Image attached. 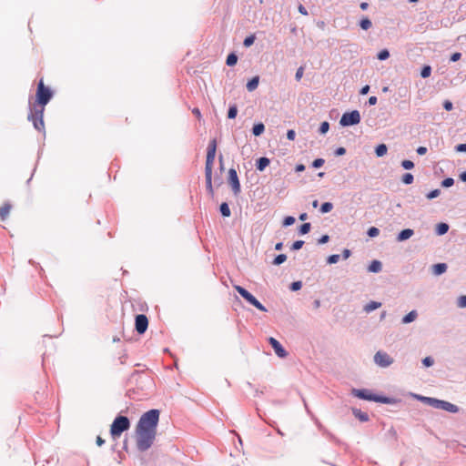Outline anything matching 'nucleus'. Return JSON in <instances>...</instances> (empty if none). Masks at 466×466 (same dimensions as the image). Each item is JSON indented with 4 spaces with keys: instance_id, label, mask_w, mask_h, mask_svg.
<instances>
[{
    "instance_id": "obj_1",
    "label": "nucleus",
    "mask_w": 466,
    "mask_h": 466,
    "mask_svg": "<svg viewBox=\"0 0 466 466\" xmlns=\"http://www.w3.org/2000/svg\"><path fill=\"white\" fill-rule=\"evenodd\" d=\"M412 397L421 400L422 402L439 410H443L451 413H457L459 411V407L455 404H452L449 401L438 400L431 397H424L418 394H412Z\"/></svg>"
},
{
    "instance_id": "obj_2",
    "label": "nucleus",
    "mask_w": 466,
    "mask_h": 466,
    "mask_svg": "<svg viewBox=\"0 0 466 466\" xmlns=\"http://www.w3.org/2000/svg\"><path fill=\"white\" fill-rule=\"evenodd\" d=\"M159 420V410L152 409L145 412L139 419L137 428L147 429L157 431V426Z\"/></svg>"
},
{
    "instance_id": "obj_3",
    "label": "nucleus",
    "mask_w": 466,
    "mask_h": 466,
    "mask_svg": "<svg viewBox=\"0 0 466 466\" xmlns=\"http://www.w3.org/2000/svg\"><path fill=\"white\" fill-rule=\"evenodd\" d=\"M351 395L365 400H371L383 404L394 403L393 399L386 396L377 395L367 389H352Z\"/></svg>"
},
{
    "instance_id": "obj_4",
    "label": "nucleus",
    "mask_w": 466,
    "mask_h": 466,
    "mask_svg": "<svg viewBox=\"0 0 466 466\" xmlns=\"http://www.w3.org/2000/svg\"><path fill=\"white\" fill-rule=\"evenodd\" d=\"M157 431L137 428V447L140 451L148 450L154 442Z\"/></svg>"
},
{
    "instance_id": "obj_5",
    "label": "nucleus",
    "mask_w": 466,
    "mask_h": 466,
    "mask_svg": "<svg viewBox=\"0 0 466 466\" xmlns=\"http://www.w3.org/2000/svg\"><path fill=\"white\" fill-rule=\"evenodd\" d=\"M30 112L28 114V120L32 121L34 127L38 131H44L45 124H44V110L42 106H29Z\"/></svg>"
},
{
    "instance_id": "obj_6",
    "label": "nucleus",
    "mask_w": 466,
    "mask_h": 466,
    "mask_svg": "<svg viewBox=\"0 0 466 466\" xmlns=\"http://www.w3.org/2000/svg\"><path fill=\"white\" fill-rule=\"evenodd\" d=\"M130 427V421L126 416H117L110 429V433L113 438L119 437L125 431L128 430Z\"/></svg>"
},
{
    "instance_id": "obj_7",
    "label": "nucleus",
    "mask_w": 466,
    "mask_h": 466,
    "mask_svg": "<svg viewBox=\"0 0 466 466\" xmlns=\"http://www.w3.org/2000/svg\"><path fill=\"white\" fill-rule=\"evenodd\" d=\"M52 96V91L44 85V82L41 79L38 83L36 90L37 104H35L34 106H42L45 108V106L51 100Z\"/></svg>"
},
{
    "instance_id": "obj_8",
    "label": "nucleus",
    "mask_w": 466,
    "mask_h": 466,
    "mask_svg": "<svg viewBox=\"0 0 466 466\" xmlns=\"http://www.w3.org/2000/svg\"><path fill=\"white\" fill-rule=\"evenodd\" d=\"M234 288L238 291V293L249 304H251L260 311H268L267 309L246 289L238 285H236Z\"/></svg>"
},
{
    "instance_id": "obj_9",
    "label": "nucleus",
    "mask_w": 466,
    "mask_h": 466,
    "mask_svg": "<svg viewBox=\"0 0 466 466\" xmlns=\"http://www.w3.org/2000/svg\"><path fill=\"white\" fill-rule=\"evenodd\" d=\"M360 122V114L358 110H352L350 112H345L340 120L339 125L342 127H350L358 125Z\"/></svg>"
},
{
    "instance_id": "obj_10",
    "label": "nucleus",
    "mask_w": 466,
    "mask_h": 466,
    "mask_svg": "<svg viewBox=\"0 0 466 466\" xmlns=\"http://www.w3.org/2000/svg\"><path fill=\"white\" fill-rule=\"evenodd\" d=\"M217 150V141L216 139H212L209 141L207 150V158L205 165V172H212L213 163L216 157Z\"/></svg>"
},
{
    "instance_id": "obj_11",
    "label": "nucleus",
    "mask_w": 466,
    "mask_h": 466,
    "mask_svg": "<svg viewBox=\"0 0 466 466\" xmlns=\"http://www.w3.org/2000/svg\"><path fill=\"white\" fill-rule=\"evenodd\" d=\"M373 360L375 364L380 368H388L394 361L392 357H390L387 352L382 350L377 351L374 355Z\"/></svg>"
},
{
    "instance_id": "obj_12",
    "label": "nucleus",
    "mask_w": 466,
    "mask_h": 466,
    "mask_svg": "<svg viewBox=\"0 0 466 466\" xmlns=\"http://www.w3.org/2000/svg\"><path fill=\"white\" fill-rule=\"evenodd\" d=\"M228 184L231 187L233 194L235 196L239 195V193L241 192V187L238 177V173L235 168H230L228 170Z\"/></svg>"
},
{
    "instance_id": "obj_13",
    "label": "nucleus",
    "mask_w": 466,
    "mask_h": 466,
    "mask_svg": "<svg viewBox=\"0 0 466 466\" xmlns=\"http://www.w3.org/2000/svg\"><path fill=\"white\" fill-rule=\"evenodd\" d=\"M148 327V319L146 315L138 314L135 319V328L138 334H143L146 332Z\"/></svg>"
},
{
    "instance_id": "obj_14",
    "label": "nucleus",
    "mask_w": 466,
    "mask_h": 466,
    "mask_svg": "<svg viewBox=\"0 0 466 466\" xmlns=\"http://www.w3.org/2000/svg\"><path fill=\"white\" fill-rule=\"evenodd\" d=\"M268 343L273 348L276 355L279 358H285L288 355L287 350L282 347V345L279 343V340H277L275 338L270 337L268 338Z\"/></svg>"
},
{
    "instance_id": "obj_15",
    "label": "nucleus",
    "mask_w": 466,
    "mask_h": 466,
    "mask_svg": "<svg viewBox=\"0 0 466 466\" xmlns=\"http://www.w3.org/2000/svg\"><path fill=\"white\" fill-rule=\"evenodd\" d=\"M315 424L319 428V430L322 432L324 436H326L330 441H333L335 443H339V441L331 433L329 432L324 426L320 423V421L318 419H314Z\"/></svg>"
},
{
    "instance_id": "obj_16",
    "label": "nucleus",
    "mask_w": 466,
    "mask_h": 466,
    "mask_svg": "<svg viewBox=\"0 0 466 466\" xmlns=\"http://www.w3.org/2000/svg\"><path fill=\"white\" fill-rule=\"evenodd\" d=\"M413 235H414L413 229L405 228V229L401 230L400 232H399V234L397 235L396 240L398 242H403V241L409 239L410 238H411Z\"/></svg>"
},
{
    "instance_id": "obj_17",
    "label": "nucleus",
    "mask_w": 466,
    "mask_h": 466,
    "mask_svg": "<svg viewBox=\"0 0 466 466\" xmlns=\"http://www.w3.org/2000/svg\"><path fill=\"white\" fill-rule=\"evenodd\" d=\"M352 413L355 416V418H357L359 420L362 422H366L370 420L368 413L361 411L358 408H352Z\"/></svg>"
},
{
    "instance_id": "obj_18",
    "label": "nucleus",
    "mask_w": 466,
    "mask_h": 466,
    "mask_svg": "<svg viewBox=\"0 0 466 466\" xmlns=\"http://www.w3.org/2000/svg\"><path fill=\"white\" fill-rule=\"evenodd\" d=\"M270 163L269 158L266 157H261L256 161V168L258 171H263Z\"/></svg>"
},
{
    "instance_id": "obj_19",
    "label": "nucleus",
    "mask_w": 466,
    "mask_h": 466,
    "mask_svg": "<svg viewBox=\"0 0 466 466\" xmlns=\"http://www.w3.org/2000/svg\"><path fill=\"white\" fill-rule=\"evenodd\" d=\"M206 187L207 191L210 196L214 195V189L212 186V172H205Z\"/></svg>"
},
{
    "instance_id": "obj_20",
    "label": "nucleus",
    "mask_w": 466,
    "mask_h": 466,
    "mask_svg": "<svg viewBox=\"0 0 466 466\" xmlns=\"http://www.w3.org/2000/svg\"><path fill=\"white\" fill-rule=\"evenodd\" d=\"M417 318H418V312H417V310L413 309L402 318L401 323L409 324V323L414 321Z\"/></svg>"
},
{
    "instance_id": "obj_21",
    "label": "nucleus",
    "mask_w": 466,
    "mask_h": 466,
    "mask_svg": "<svg viewBox=\"0 0 466 466\" xmlns=\"http://www.w3.org/2000/svg\"><path fill=\"white\" fill-rule=\"evenodd\" d=\"M259 84V76H256L254 77H252L248 83H247V89L249 91V92H252L254 91L255 89H257L258 86Z\"/></svg>"
},
{
    "instance_id": "obj_22",
    "label": "nucleus",
    "mask_w": 466,
    "mask_h": 466,
    "mask_svg": "<svg viewBox=\"0 0 466 466\" xmlns=\"http://www.w3.org/2000/svg\"><path fill=\"white\" fill-rule=\"evenodd\" d=\"M447 268L448 267L445 263H438L433 265L432 270L435 275L440 276L446 272Z\"/></svg>"
},
{
    "instance_id": "obj_23",
    "label": "nucleus",
    "mask_w": 466,
    "mask_h": 466,
    "mask_svg": "<svg viewBox=\"0 0 466 466\" xmlns=\"http://www.w3.org/2000/svg\"><path fill=\"white\" fill-rule=\"evenodd\" d=\"M369 271L370 272H372V273H378V272H380L381 269H382V264L380 260H373L369 268H368Z\"/></svg>"
},
{
    "instance_id": "obj_24",
    "label": "nucleus",
    "mask_w": 466,
    "mask_h": 466,
    "mask_svg": "<svg viewBox=\"0 0 466 466\" xmlns=\"http://www.w3.org/2000/svg\"><path fill=\"white\" fill-rule=\"evenodd\" d=\"M265 130V126L263 123H258V124H255L252 127V134L255 136V137H258L260 136L261 134H263Z\"/></svg>"
},
{
    "instance_id": "obj_25",
    "label": "nucleus",
    "mask_w": 466,
    "mask_h": 466,
    "mask_svg": "<svg viewBox=\"0 0 466 466\" xmlns=\"http://www.w3.org/2000/svg\"><path fill=\"white\" fill-rule=\"evenodd\" d=\"M449 230V225L447 223H439L436 227V233L439 236L446 234Z\"/></svg>"
},
{
    "instance_id": "obj_26",
    "label": "nucleus",
    "mask_w": 466,
    "mask_h": 466,
    "mask_svg": "<svg viewBox=\"0 0 466 466\" xmlns=\"http://www.w3.org/2000/svg\"><path fill=\"white\" fill-rule=\"evenodd\" d=\"M381 306V303L380 302H377V301H370L369 303H367L364 307V310L368 313L379 309L380 307Z\"/></svg>"
},
{
    "instance_id": "obj_27",
    "label": "nucleus",
    "mask_w": 466,
    "mask_h": 466,
    "mask_svg": "<svg viewBox=\"0 0 466 466\" xmlns=\"http://www.w3.org/2000/svg\"><path fill=\"white\" fill-rule=\"evenodd\" d=\"M11 209V205L5 203L4 206L0 208V218L2 220H5L6 217L9 215Z\"/></svg>"
},
{
    "instance_id": "obj_28",
    "label": "nucleus",
    "mask_w": 466,
    "mask_h": 466,
    "mask_svg": "<svg viewBox=\"0 0 466 466\" xmlns=\"http://www.w3.org/2000/svg\"><path fill=\"white\" fill-rule=\"evenodd\" d=\"M219 211L223 217H229L231 215V211L229 206L227 202H223L219 206Z\"/></svg>"
},
{
    "instance_id": "obj_29",
    "label": "nucleus",
    "mask_w": 466,
    "mask_h": 466,
    "mask_svg": "<svg viewBox=\"0 0 466 466\" xmlns=\"http://www.w3.org/2000/svg\"><path fill=\"white\" fill-rule=\"evenodd\" d=\"M388 151V147L385 144H380L375 147V154L377 157H383Z\"/></svg>"
},
{
    "instance_id": "obj_30",
    "label": "nucleus",
    "mask_w": 466,
    "mask_h": 466,
    "mask_svg": "<svg viewBox=\"0 0 466 466\" xmlns=\"http://www.w3.org/2000/svg\"><path fill=\"white\" fill-rule=\"evenodd\" d=\"M360 26L363 30H369L372 26V23L368 17H363L360 21Z\"/></svg>"
},
{
    "instance_id": "obj_31",
    "label": "nucleus",
    "mask_w": 466,
    "mask_h": 466,
    "mask_svg": "<svg viewBox=\"0 0 466 466\" xmlns=\"http://www.w3.org/2000/svg\"><path fill=\"white\" fill-rule=\"evenodd\" d=\"M237 62H238V56L235 53H230L227 57L226 64L228 66H235L237 64Z\"/></svg>"
},
{
    "instance_id": "obj_32",
    "label": "nucleus",
    "mask_w": 466,
    "mask_h": 466,
    "mask_svg": "<svg viewBox=\"0 0 466 466\" xmlns=\"http://www.w3.org/2000/svg\"><path fill=\"white\" fill-rule=\"evenodd\" d=\"M237 115H238L237 106L235 104L229 106L228 110V117L229 119H234L237 116Z\"/></svg>"
},
{
    "instance_id": "obj_33",
    "label": "nucleus",
    "mask_w": 466,
    "mask_h": 466,
    "mask_svg": "<svg viewBox=\"0 0 466 466\" xmlns=\"http://www.w3.org/2000/svg\"><path fill=\"white\" fill-rule=\"evenodd\" d=\"M413 180H414V177L411 173H405L402 177H401V181L402 183H404L405 185H410L413 183Z\"/></svg>"
},
{
    "instance_id": "obj_34",
    "label": "nucleus",
    "mask_w": 466,
    "mask_h": 466,
    "mask_svg": "<svg viewBox=\"0 0 466 466\" xmlns=\"http://www.w3.org/2000/svg\"><path fill=\"white\" fill-rule=\"evenodd\" d=\"M333 204L331 202H324L320 206V212L321 213H329L332 210Z\"/></svg>"
},
{
    "instance_id": "obj_35",
    "label": "nucleus",
    "mask_w": 466,
    "mask_h": 466,
    "mask_svg": "<svg viewBox=\"0 0 466 466\" xmlns=\"http://www.w3.org/2000/svg\"><path fill=\"white\" fill-rule=\"evenodd\" d=\"M310 228H311V225H310V223H309V222L304 223V224H302V225L299 227V233L300 235H305V234H307V233H309V232Z\"/></svg>"
},
{
    "instance_id": "obj_36",
    "label": "nucleus",
    "mask_w": 466,
    "mask_h": 466,
    "mask_svg": "<svg viewBox=\"0 0 466 466\" xmlns=\"http://www.w3.org/2000/svg\"><path fill=\"white\" fill-rule=\"evenodd\" d=\"M377 57L379 60L380 61H383V60H386L390 57V52L388 49H382L380 50L378 55H377Z\"/></svg>"
},
{
    "instance_id": "obj_37",
    "label": "nucleus",
    "mask_w": 466,
    "mask_h": 466,
    "mask_svg": "<svg viewBox=\"0 0 466 466\" xmlns=\"http://www.w3.org/2000/svg\"><path fill=\"white\" fill-rule=\"evenodd\" d=\"M431 67L430 66H424L422 68H421V71H420V76L422 78H427L431 76Z\"/></svg>"
},
{
    "instance_id": "obj_38",
    "label": "nucleus",
    "mask_w": 466,
    "mask_h": 466,
    "mask_svg": "<svg viewBox=\"0 0 466 466\" xmlns=\"http://www.w3.org/2000/svg\"><path fill=\"white\" fill-rule=\"evenodd\" d=\"M255 35H248L247 36L244 41H243V45L245 47H249L250 46H252L255 42Z\"/></svg>"
},
{
    "instance_id": "obj_39",
    "label": "nucleus",
    "mask_w": 466,
    "mask_h": 466,
    "mask_svg": "<svg viewBox=\"0 0 466 466\" xmlns=\"http://www.w3.org/2000/svg\"><path fill=\"white\" fill-rule=\"evenodd\" d=\"M287 259V256L285 254H279L276 256V258L273 260L274 265H280L284 263Z\"/></svg>"
},
{
    "instance_id": "obj_40",
    "label": "nucleus",
    "mask_w": 466,
    "mask_h": 466,
    "mask_svg": "<svg viewBox=\"0 0 466 466\" xmlns=\"http://www.w3.org/2000/svg\"><path fill=\"white\" fill-rule=\"evenodd\" d=\"M367 234L369 237L370 238H375L377 236H379L380 234V229L376 227H370L368 231H367Z\"/></svg>"
},
{
    "instance_id": "obj_41",
    "label": "nucleus",
    "mask_w": 466,
    "mask_h": 466,
    "mask_svg": "<svg viewBox=\"0 0 466 466\" xmlns=\"http://www.w3.org/2000/svg\"><path fill=\"white\" fill-rule=\"evenodd\" d=\"M440 195H441V189L437 188V189H433V190L430 191L426 197L428 199H433V198H438Z\"/></svg>"
},
{
    "instance_id": "obj_42",
    "label": "nucleus",
    "mask_w": 466,
    "mask_h": 466,
    "mask_svg": "<svg viewBox=\"0 0 466 466\" xmlns=\"http://www.w3.org/2000/svg\"><path fill=\"white\" fill-rule=\"evenodd\" d=\"M329 129V124L327 121H324L320 124V127L319 128V132L320 134H326Z\"/></svg>"
},
{
    "instance_id": "obj_43",
    "label": "nucleus",
    "mask_w": 466,
    "mask_h": 466,
    "mask_svg": "<svg viewBox=\"0 0 466 466\" xmlns=\"http://www.w3.org/2000/svg\"><path fill=\"white\" fill-rule=\"evenodd\" d=\"M441 184V187H450L453 186L454 179L452 177H447V178H444Z\"/></svg>"
},
{
    "instance_id": "obj_44",
    "label": "nucleus",
    "mask_w": 466,
    "mask_h": 466,
    "mask_svg": "<svg viewBox=\"0 0 466 466\" xmlns=\"http://www.w3.org/2000/svg\"><path fill=\"white\" fill-rule=\"evenodd\" d=\"M401 167L406 170H410L414 167V163L411 160H403L401 161Z\"/></svg>"
},
{
    "instance_id": "obj_45",
    "label": "nucleus",
    "mask_w": 466,
    "mask_h": 466,
    "mask_svg": "<svg viewBox=\"0 0 466 466\" xmlns=\"http://www.w3.org/2000/svg\"><path fill=\"white\" fill-rule=\"evenodd\" d=\"M339 260V254H332L328 257L327 262L329 264H336Z\"/></svg>"
},
{
    "instance_id": "obj_46",
    "label": "nucleus",
    "mask_w": 466,
    "mask_h": 466,
    "mask_svg": "<svg viewBox=\"0 0 466 466\" xmlns=\"http://www.w3.org/2000/svg\"><path fill=\"white\" fill-rule=\"evenodd\" d=\"M294 222H295V218L292 216H288L283 220V226L289 227V226L293 225Z\"/></svg>"
},
{
    "instance_id": "obj_47",
    "label": "nucleus",
    "mask_w": 466,
    "mask_h": 466,
    "mask_svg": "<svg viewBox=\"0 0 466 466\" xmlns=\"http://www.w3.org/2000/svg\"><path fill=\"white\" fill-rule=\"evenodd\" d=\"M325 163V160L323 158H316L313 162H312V167L314 168H319L321 167Z\"/></svg>"
},
{
    "instance_id": "obj_48",
    "label": "nucleus",
    "mask_w": 466,
    "mask_h": 466,
    "mask_svg": "<svg viewBox=\"0 0 466 466\" xmlns=\"http://www.w3.org/2000/svg\"><path fill=\"white\" fill-rule=\"evenodd\" d=\"M304 245V241L303 240H296L292 245H291V250H299Z\"/></svg>"
},
{
    "instance_id": "obj_49",
    "label": "nucleus",
    "mask_w": 466,
    "mask_h": 466,
    "mask_svg": "<svg viewBox=\"0 0 466 466\" xmlns=\"http://www.w3.org/2000/svg\"><path fill=\"white\" fill-rule=\"evenodd\" d=\"M457 306L459 308H466V295L459 297Z\"/></svg>"
},
{
    "instance_id": "obj_50",
    "label": "nucleus",
    "mask_w": 466,
    "mask_h": 466,
    "mask_svg": "<svg viewBox=\"0 0 466 466\" xmlns=\"http://www.w3.org/2000/svg\"><path fill=\"white\" fill-rule=\"evenodd\" d=\"M434 363V360L431 358V357H426L422 360V364L425 366V367H431L432 366Z\"/></svg>"
},
{
    "instance_id": "obj_51",
    "label": "nucleus",
    "mask_w": 466,
    "mask_h": 466,
    "mask_svg": "<svg viewBox=\"0 0 466 466\" xmlns=\"http://www.w3.org/2000/svg\"><path fill=\"white\" fill-rule=\"evenodd\" d=\"M301 287H302L301 281H294L290 285V289L292 291H297V290H299L301 289Z\"/></svg>"
},
{
    "instance_id": "obj_52",
    "label": "nucleus",
    "mask_w": 466,
    "mask_h": 466,
    "mask_svg": "<svg viewBox=\"0 0 466 466\" xmlns=\"http://www.w3.org/2000/svg\"><path fill=\"white\" fill-rule=\"evenodd\" d=\"M304 68L302 66L299 67L297 69V72L295 74V78L297 81H299L303 76Z\"/></svg>"
},
{
    "instance_id": "obj_53",
    "label": "nucleus",
    "mask_w": 466,
    "mask_h": 466,
    "mask_svg": "<svg viewBox=\"0 0 466 466\" xmlns=\"http://www.w3.org/2000/svg\"><path fill=\"white\" fill-rule=\"evenodd\" d=\"M443 107L447 111H451L453 108V105L450 100H445L443 102Z\"/></svg>"
},
{
    "instance_id": "obj_54",
    "label": "nucleus",
    "mask_w": 466,
    "mask_h": 466,
    "mask_svg": "<svg viewBox=\"0 0 466 466\" xmlns=\"http://www.w3.org/2000/svg\"><path fill=\"white\" fill-rule=\"evenodd\" d=\"M296 137V132L293 129H289L287 132V138L289 140H294Z\"/></svg>"
},
{
    "instance_id": "obj_55",
    "label": "nucleus",
    "mask_w": 466,
    "mask_h": 466,
    "mask_svg": "<svg viewBox=\"0 0 466 466\" xmlns=\"http://www.w3.org/2000/svg\"><path fill=\"white\" fill-rule=\"evenodd\" d=\"M329 240L328 235H323L318 239V244H326Z\"/></svg>"
},
{
    "instance_id": "obj_56",
    "label": "nucleus",
    "mask_w": 466,
    "mask_h": 466,
    "mask_svg": "<svg viewBox=\"0 0 466 466\" xmlns=\"http://www.w3.org/2000/svg\"><path fill=\"white\" fill-rule=\"evenodd\" d=\"M345 153H346V149L342 147H338L334 152L335 156H338V157L343 156V155H345Z\"/></svg>"
},
{
    "instance_id": "obj_57",
    "label": "nucleus",
    "mask_w": 466,
    "mask_h": 466,
    "mask_svg": "<svg viewBox=\"0 0 466 466\" xmlns=\"http://www.w3.org/2000/svg\"><path fill=\"white\" fill-rule=\"evenodd\" d=\"M461 57V53H459V52L453 53L451 56V61L456 62V61L460 60Z\"/></svg>"
},
{
    "instance_id": "obj_58",
    "label": "nucleus",
    "mask_w": 466,
    "mask_h": 466,
    "mask_svg": "<svg viewBox=\"0 0 466 466\" xmlns=\"http://www.w3.org/2000/svg\"><path fill=\"white\" fill-rule=\"evenodd\" d=\"M457 152H466V144H459L455 147Z\"/></svg>"
},
{
    "instance_id": "obj_59",
    "label": "nucleus",
    "mask_w": 466,
    "mask_h": 466,
    "mask_svg": "<svg viewBox=\"0 0 466 466\" xmlns=\"http://www.w3.org/2000/svg\"><path fill=\"white\" fill-rule=\"evenodd\" d=\"M416 152L422 156V155H425L427 153V147H419L417 149H416Z\"/></svg>"
},
{
    "instance_id": "obj_60",
    "label": "nucleus",
    "mask_w": 466,
    "mask_h": 466,
    "mask_svg": "<svg viewBox=\"0 0 466 466\" xmlns=\"http://www.w3.org/2000/svg\"><path fill=\"white\" fill-rule=\"evenodd\" d=\"M350 255H351V252H350V249H348V248H345V249L342 251V258H343L344 259L349 258L350 257Z\"/></svg>"
},
{
    "instance_id": "obj_61",
    "label": "nucleus",
    "mask_w": 466,
    "mask_h": 466,
    "mask_svg": "<svg viewBox=\"0 0 466 466\" xmlns=\"http://www.w3.org/2000/svg\"><path fill=\"white\" fill-rule=\"evenodd\" d=\"M298 9H299V12L301 15H308L307 8H306L304 5H299Z\"/></svg>"
},
{
    "instance_id": "obj_62",
    "label": "nucleus",
    "mask_w": 466,
    "mask_h": 466,
    "mask_svg": "<svg viewBox=\"0 0 466 466\" xmlns=\"http://www.w3.org/2000/svg\"><path fill=\"white\" fill-rule=\"evenodd\" d=\"M369 91H370V86L366 85V86H364L360 89V95H366V94H368V93H369Z\"/></svg>"
},
{
    "instance_id": "obj_63",
    "label": "nucleus",
    "mask_w": 466,
    "mask_h": 466,
    "mask_svg": "<svg viewBox=\"0 0 466 466\" xmlns=\"http://www.w3.org/2000/svg\"><path fill=\"white\" fill-rule=\"evenodd\" d=\"M377 101H378L377 97L373 96L369 98L368 103L370 106H374L377 104Z\"/></svg>"
},
{
    "instance_id": "obj_64",
    "label": "nucleus",
    "mask_w": 466,
    "mask_h": 466,
    "mask_svg": "<svg viewBox=\"0 0 466 466\" xmlns=\"http://www.w3.org/2000/svg\"><path fill=\"white\" fill-rule=\"evenodd\" d=\"M305 170V166L303 164H298L295 167L296 172H302Z\"/></svg>"
}]
</instances>
